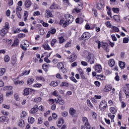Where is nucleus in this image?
Instances as JSON below:
<instances>
[{
  "label": "nucleus",
  "instance_id": "nucleus-1",
  "mask_svg": "<svg viewBox=\"0 0 129 129\" xmlns=\"http://www.w3.org/2000/svg\"><path fill=\"white\" fill-rule=\"evenodd\" d=\"M86 61L90 64L94 63V54L93 53H88V56L86 57Z\"/></svg>",
  "mask_w": 129,
  "mask_h": 129
},
{
  "label": "nucleus",
  "instance_id": "nucleus-2",
  "mask_svg": "<svg viewBox=\"0 0 129 129\" xmlns=\"http://www.w3.org/2000/svg\"><path fill=\"white\" fill-rule=\"evenodd\" d=\"M29 46H30V42L27 40H24L22 43L20 44V48L24 51H27V50H28L27 48H28Z\"/></svg>",
  "mask_w": 129,
  "mask_h": 129
},
{
  "label": "nucleus",
  "instance_id": "nucleus-3",
  "mask_svg": "<svg viewBox=\"0 0 129 129\" xmlns=\"http://www.w3.org/2000/svg\"><path fill=\"white\" fill-rule=\"evenodd\" d=\"M82 121L83 123H84L85 127L87 129H90L91 126H90V124L89 123V122L88 121V118L86 117H83L82 118Z\"/></svg>",
  "mask_w": 129,
  "mask_h": 129
},
{
  "label": "nucleus",
  "instance_id": "nucleus-4",
  "mask_svg": "<svg viewBox=\"0 0 129 129\" xmlns=\"http://www.w3.org/2000/svg\"><path fill=\"white\" fill-rule=\"evenodd\" d=\"M91 36L90 35V33L89 32H85L84 33L82 36L79 38V41H82V40H88V39H90Z\"/></svg>",
  "mask_w": 129,
  "mask_h": 129
},
{
  "label": "nucleus",
  "instance_id": "nucleus-5",
  "mask_svg": "<svg viewBox=\"0 0 129 129\" xmlns=\"http://www.w3.org/2000/svg\"><path fill=\"white\" fill-rule=\"evenodd\" d=\"M64 18L67 20V21L69 24L72 23L73 21H74V18L73 16L70 15V14H66L64 15Z\"/></svg>",
  "mask_w": 129,
  "mask_h": 129
},
{
  "label": "nucleus",
  "instance_id": "nucleus-6",
  "mask_svg": "<svg viewBox=\"0 0 129 129\" xmlns=\"http://www.w3.org/2000/svg\"><path fill=\"white\" fill-rule=\"evenodd\" d=\"M107 106V104L106 101H102L99 105V107L100 109L102 111L105 110L106 109V107Z\"/></svg>",
  "mask_w": 129,
  "mask_h": 129
},
{
  "label": "nucleus",
  "instance_id": "nucleus-7",
  "mask_svg": "<svg viewBox=\"0 0 129 129\" xmlns=\"http://www.w3.org/2000/svg\"><path fill=\"white\" fill-rule=\"evenodd\" d=\"M94 69L95 71H96V72H98V73H100L102 71V67H101V65L99 64H96L94 66Z\"/></svg>",
  "mask_w": 129,
  "mask_h": 129
},
{
  "label": "nucleus",
  "instance_id": "nucleus-8",
  "mask_svg": "<svg viewBox=\"0 0 129 129\" xmlns=\"http://www.w3.org/2000/svg\"><path fill=\"white\" fill-rule=\"evenodd\" d=\"M22 11V8L18 6L16 8V15L19 19H22V15H21V12Z\"/></svg>",
  "mask_w": 129,
  "mask_h": 129
},
{
  "label": "nucleus",
  "instance_id": "nucleus-9",
  "mask_svg": "<svg viewBox=\"0 0 129 129\" xmlns=\"http://www.w3.org/2000/svg\"><path fill=\"white\" fill-rule=\"evenodd\" d=\"M38 111V105H35L34 107L31 108L30 111V113L33 114L34 113H36Z\"/></svg>",
  "mask_w": 129,
  "mask_h": 129
},
{
  "label": "nucleus",
  "instance_id": "nucleus-10",
  "mask_svg": "<svg viewBox=\"0 0 129 129\" xmlns=\"http://www.w3.org/2000/svg\"><path fill=\"white\" fill-rule=\"evenodd\" d=\"M59 8V5L55 3H53L51 5L49 9L50 10H58Z\"/></svg>",
  "mask_w": 129,
  "mask_h": 129
},
{
  "label": "nucleus",
  "instance_id": "nucleus-11",
  "mask_svg": "<svg viewBox=\"0 0 129 129\" xmlns=\"http://www.w3.org/2000/svg\"><path fill=\"white\" fill-rule=\"evenodd\" d=\"M17 62H18V59L17 58V57L16 56H13L11 59V64L12 66H15V64L17 63Z\"/></svg>",
  "mask_w": 129,
  "mask_h": 129
},
{
  "label": "nucleus",
  "instance_id": "nucleus-12",
  "mask_svg": "<svg viewBox=\"0 0 129 129\" xmlns=\"http://www.w3.org/2000/svg\"><path fill=\"white\" fill-rule=\"evenodd\" d=\"M76 59H77V55L76 54H72L69 58L70 62L72 63V62H74Z\"/></svg>",
  "mask_w": 129,
  "mask_h": 129
},
{
  "label": "nucleus",
  "instance_id": "nucleus-13",
  "mask_svg": "<svg viewBox=\"0 0 129 129\" xmlns=\"http://www.w3.org/2000/svg\"><path fill=\"white\" fill-rule=\"evenodd\" d=\"M60 25H62L63 28H66L69 24L68 22L63 19H61L60 21Z\"/></svg>",
  "mask_w": 129,
  "mask_h": 129
},
{
  "label": "nucleus",
  "instance_id": "nucleus-14",
  "mask_svg": "<svg viewBox=\"0 0 129 129\" xmlns=\"http://www.w3.org/2000/svg\"><path fill=\"white\" fill-rule=\"evenodd\" d=\"M8 32L9 31L6 30V29H4V28H3L0 31L1 36H2V37H5V36H6V35L7 34V33H8Z\"/></svg>",
  "mask_w": 129,
  "mask_h": 129
},
{
  "label": "nucleus",
  "instance_id": "nucleus-15",
  "mask_svg": "<svg viewBox=\"0 0 129 129\" xmlns=\"http://www.w3.org/2000/svg\"><path fill=\"white\" fill-rule=\"evenodd\" d=\"M49 68H50V64H43L42 65V69L45 72H48V70H49Z\"/></svg>",
  "mask_w": 129,
  "mask_h": 129
},
{
  "label": "nucleus",
  "instance_id": "nucleus-16",
  "mask_svg": "<svg viewBox=\"0 0 129 129\" xmlns=\"http://www.w3.org/2000/svg\"><path fill=\"white\" fill-rule=\"evenodd\" d=\"M51 54H52V51L50 52L49 53V54L47 55L46 57H45L44 58V60L45 62H46V63H51V60H50V59H49V58H48L51 56Z\"/></svg>",
  "mask_w": 129,
  "mask_h": 129
},
{
  "label": "nucleus",
  "instance_id": "nucleus-17",
  "mask_svg": "<svg viewBox=\"0 0 129 129\" xmlns=\"http://www.w3.org/2000/svg\"><path fill=\"white\" fill-rule=\"evenodd\" d=\"M101 47L104 50H105V51H106V52H109V48H108V46L107 44H106V43H103L102 44Z\"/></svg>",
  "mask_w": 129,
  "mask_h": 129
},
{
  "label": "nucleus",
  "instance_id": "nucleus-18",
  "mask_svg": "<svg viewBox=\"0 0 129 129\" xmlns=\"http://www.w3.org/2000/svg\"><path fill=\"white\" fill-rule=\"evenodd\" d=\"M115 64V61H114V59H111L109 60L108 64L110 67H113Z\"/></svg>",
  "mask_w": 129,
  "mask_h": 129
},
{
  "label": "nucleus",
  "instance_id": "nucleus-19",
  "mask_svg": "<svg viewBox=\"0 0 129 129\" xmlns=\"http://www.w3.org/2000/svg\"><path fill=\"white\" fill-rule=\"evenodd\" d=\"M42 48H44V50H51V48L50 47V46L48 43H44L42 45Z\"/></svg>",
  "mask_w": 129,
  "mask_h": 129
},
{
  "label": "nucleus",
  "instance_id": "nucleus-20",
  "mask_svg": "<svg viewBox=\"0 0 129 129\" xmlns=\"http://www.w3.org/2000/svg\"><path fill=\"white\" fill-rule=\"evenodd\" d=\"M69 112L71 115H75L76 114V110L73 108H71L69 109Z\"/></svg>",
  "mask_w": 129,
  "mask_h": 129
},
{
  "label": "nucleus",
  "instance_id": "nucleus-21",
  "mask_svg": "<svg viewBox=\"0 0 129 129\" xmlns=\"http://www.w3.org/2000/svg\"><path fill=\"white\" fill-rule=\"evenodd\" d=\"M112 18L113 20L116 22H117V23H118V22H120V17L119 15H114Z\"/></svg>",
  "mask_w": 129,
  "mask_h": 129
},
{
  "label": "nucleus",
  "instance_id": "nucleus-22",
  "mask_svg": "<svg viewBox=\"0 0 129 129\" xmlns=\"http://www.w3.org/2000/svg\"><path fill=\"white\" fill-rule=\"evenodd\" d=\"M119 66L121 69H124V67H125V62L121 61H119Z\"/></svg>",
  "mask_w": 129,
  "mask_h": 129
},
{
  "label": "nucleus",
  "instance_id": "nucleus-23",
  "mask_svg": "<svg viewBox=\"0 0 129 129\" xmlns=\"http://www.w3.org/2000/svg\"><path fill=\"white\" fill-rule=\"evenodd\" d=\"M109 110L111 113H113V114H115V113H116L117 112V109L113 107H111L109 109Z\"/></svg>",
  "mask_w": 129,
  "mask_h": 129
},
{
  "label": "nucleus",
  "instance_id": "nucleus-24",
  "mask_svg": "<svg viewBox=\"0 0 129 129\" xmlns=\"http://www.w3.org/2000/svg\"><path fill=\"white\" fill-rule=\"evenodd\" d=\"M25 5L26 8H30L32 6V2L30 0H26Z\"/></svg>",
  "mask_w": 129,
  "mask_h": 129
},
{
  "label": "nucleus",
  "instance_id": "nucleus-25",
  "mask_svg": "<svg viewBox=\"0 0 129 129\" xmlns=\"http://www.w3.org/2000/svg\"><path fill=\"white\" fill-rule=\"evenodd\" d=\"M18 125L20 126V127H23L25 126V121L23 119H21L19 121Z\"/></svg>",
  "mask_w": 129,
  "mask_h": 129
},
{
  "label": "nucleus",
  "instance_id": "nucleus-26",
  "mask_svg": "<svg viewBox=\"0 0 129 129\" xmlns=\"http://www.w3.org/2000/svg\"><path fill=\"white\" fill-rule=\"evenodd\" d=\"M3 29H4V30H6L7 31H9L10 29V23L8 22H6L5 25L4 26Z\"/></svg>",
  "mask_w": 129,
  "mask_h": 129
},
{
  "label": "nucleus",
  "instance_id": "nucleus-27",
  "mask_svg": "<svg viewBox=\"0 0 129 129\" xmlns=\"http://www.w3.org/2000/svg\"><path fill=\"white\" fill-rule=\"evenodd\" d=\"M29 16V12L28 11H25L24 13V19L25 22L28 20V17Z\"/></svg>",
  "mask_w": 129,
  "mask_h": 129
},
{
  "label": "nucleus",
  "instance_id": "nucleus-28",
  "mask_svg": "<svg viewBox=\"0 0 129 129\" xmlns=\"http://www.w3.org/2000/svg\"><path fill=\"white\" fill-rule=\"evenodd\" d=\"M111 90V87L110 86H105L104 89V91L105 92H108Z\"/></svg>",
  "mask_w": 129,
  "mask_h": 129
},
{
  "label": "nucleus",
  "instance_id": "nucleus-29",
  "mask_svg": "<svg viewBox=\"0 0 129 129\" xmlns=\"http://www.w3.org/2000/svg\"><path fill=\"white\" fill-rule=\"evenodd\" d=\"M28 122L30 124H33L35 122V119L33 117H29L28 118Z\"/></svg>",
  "mask_w": 129,
  "mask_h": 129
},
{
  "label": "nucleus",
  "instance_id": "nucleus-30",
  "mask_svg": "<svg viewBox=\"0 0 129 129\" xmlns=\"http://www.w3.org/2000/svg\"><path fill=\"white\" fill-rule=\"evenodd\" d=\"M6 73V69L2 68H0V76H3Z\"/></svg>",
  "mask_w": 129,
  "mask_h": 129
},
{
  "label": "nucleus",
  "instance_id": "nucleus-31",
  "mask_svg": "<svg viewBox=\"0 0 129 129\" xmlns=\"http://www.w3.org/2000/svg\"><path fill=\"white\" fill-rule=\"evenodd\" d=\"M30 72H31V70L28 71H25V72H23L22 73V74L20 75V76H24V75H29L30 74Z\"/></svg>",
  "mask_w": 129,
  "mask_h": 129
},
{
  "label": "nucleus",
  "instance_id": "nucleus-32",
  "mask_svg": "<svg viewBox=\"0 0 129 129\" xmlns=\"http://www.w3.org/2000/svg\"><path fill=\"white\" fill-rule=\"evenodd\" d=\"M34 81L35 80L33 78L29 79L27 81L28 85H31V84H33V82H34Z\"/></svg>",
  "mask_w": 129,
  "mask_h": 129
},
{
  "label": "nucleus",
  "instance_id": "nucleus-33",
  "mask_svg": "<svg viewBox=\"0 0 129 129\" xmlns=\"http://www.w3.org/2000/svg\"><path fill=\"white\" fill-rule=\"evenodd\" d=\"M103 7V4L97 3L96 5V8L98 10H101V9H102Z\"/></svg>",
  "mask_w": 129,
  "mask_h": 129
},
{
  "label": "nucleus",
  "instance_id": "nucleus-34",
  "mask_svg": "<svg viewBox=\"0 0 129 129\" xmlns=\"http://www.w3.org/2000/svg\"><path fill=\"white\" fill-rule=\"evenodd\" d=\"M14 84L17 85V84H19V85H23L24 84V81H14Z\"/></svg>",
  "mask_w": 129,
  "mask_h": 129
},
{
  "label": "nucleus",
  "instance_id": "nucleus-35",
  "mask_svg": "<svg viewBox=\"0 0 129 129\" xmlns=\"http://www.w3.org/2000/svg\"><path fill=\"white\" fill-rule=\"evenodd\" d=\"M10 59H11V58L10 57V56L8 55H6L4 57V61H5V62H10Z\"/></svg>",
  "mask_w": 129,
  "mask_h": 129
},
{
  "label": "nucleus",
  "instance_id": "nucleus-36",
  "mask_svg": "<svg viewBox=\"0 0 129 129\" xmlns=\"http://www.w3.org/2000/svg\"><path fill=\"white\" fill-rule=\"evenodd\" d=\"M57 67L58 68H59L61 70H62V69H63V68L64 67V64L62 63V62H60L57 63Z\"/></svg>",
  "mask_w": 129,
  "mask_h": 129
},
{
  "label": "nucleus",
  "instance_id": "nucleus-37",
  "mask_svg": "<svg viewBox=\"0 0 129 129\" xmlns=\"http://www.w3.org/2000/svg\"><path fill=\"white\" fill-rule=\"evenodd\" d=\"M112 11L114 13H115L116 14H118V13L119 12V8H113L112 9Z\"/></svg>",
  "mask_w": 129,
  "mask_h": 129
},
{
  "label": "nucleus",
  "instance_id": "nucleus-38",
  "mask_svg": "<svg viewBox=\"0 0 129 129\" xmlns=\"http://www.w3.org/2000/svg\"><path fill=\"white\" fill-rule=\"evenodd\" d=\"M59 44H63L64 42H65V39H64V37L61 36L58 38Z\"/></svg>",
  "mask_w": 129,
  "mask_h": 129
},
{
  "label": "nucleus",
  "instance_id": "nucleus-39",
  "mask_svg": "<svg viewBox=\"0 0 129 129\" xmlns=\"http://www.w3.org/2000/svg\"><path fill=\"white\" fill-rule=\"evenodd\" d=\"M60 86L61 87H63L64 86H66V87H68V86H69V84H68L67 82H62L60 84Z\"/></svg>",
  "mask_w": 129,
  "mask_h": 129
},
{
  "label": "nucleus",
  "instance_id": "nucleus-40",
  "mask_svg": "<svg viewBox=\"0 0 129 129\" xmlns=\"http://www.w3.org/2000/svg\"><path fill=\"white\" fill-rule=\"evenodd\" d=\"M123 90H124V92L126 95V97H129V89H128V88H127L126 89H124Z\"/></svg>",
  "mask_w": 129,
  "mask_h": 129
},
{
  "label": "nucleus",
  "instance_id": "nucleus-41",
  "mask_svg": "<svg viewBox=\"0 0 129 129\" xmlns=\"http://www.w3.org/2000/svg\"><path fill=\"white\" fill-rule=\"evenodd\" d=\"M29 93H30V91L29 90V89H25L24 90V95L27 96L29 95Z\"/></svg>",
  "mask_w": 129,
  "mask_h": 129
},
{
  "label": "nucleus",
  "instance_id": "nucleus-42",
  "mask_svg": "<svg viewBox=\"0 0 129 129\" xmlns=\"http://www.w3.org/2000/svg\"><path fill=\"white\" fill-rule=\"evenodd\" d=\"M36 80H37V81L40 80L41 81H43V82H45V79L43 77H37Z\"/></svg>",
  "mask_w": 129,
  "mask_h": 129
},
{
  "label": "nucleus",
  "instance_id": "nucleus-43",
  "mask_svg": "<svg viewBox=\"0 0 129 129\" xmlns=\"http://www.w3.org/2000/svg\"><path fill=\"white\" fill-rule=\"evenodd\" d=\"M18 45H19V40L16 39L14 41V43L11 46L12 47H16V46H18Z\"/></svg>",
  "mask_w": 129,
  "mask_h": 129
},
{
  "label": "nucleus",
  "instance_id": "nucleus-44",
  "mask_svg": "<svg viewBox=\"0 0 129 129\" xmlns=\"http://www.w3.org/2000/svg\"><path fill=\"white\" fill-rule=\"evenodd\" d=\"M111 29H112V30H113V31H114V32H116L117 33L118 32H119V29H118V28H117L115 26H112Z\"/></svg>",
  "mask_w": 129,
  "mask_h": 129
},
{
  "label": "nucleus",
  "instance_id": "nucleus-45",
  "mask_svg": "<svg viewBox=\"0 0 129 129\" xmlns=\"http://www.w3.org/2000/svg\"><path fill=\"white\" fill-rule=\"evenodd\" d=\"M27 116V112L23 111L21 113V117L25 118Z\"/></svg>",
  "mask_w": 129,
  "mask_h": 129
},
{
  "label": "nucleus",
  "instance_id": "nucleus-46",
  "mask_svg": "<svg viewBox=\"0 0 129 129\" xmlns=\"http://www.w3.org/2000/svg\"><path fill=\"white\" fill-rule=\"evenodd\" d=\"M4 90H12L13 89L12 86H6L3 88Z\"/></svg>",
  "mask_w": 129,
  "mask_h": 129
},
{
  "label": "nucleus",
  "instance_id": "nucleus-47",
  "mask_svg": "<svg viewBox=\"0 0 129 129\" xmlns=\"http://www.w3.org/2000/svg\"><path fill=\"white\" fill-rule=\"evenodd\" d=\"M33 17H36V16H41V13L40 11H35L33 13Z\"/></svg>",
  "mask_w": 129,
  "mask_h": 129
},
{
  "label": "nucleus",
  "instance_id": "nucleus-48",
  "mask_svg": "<svg viewBox=\"0 0 129 129\" xmlns=\"http://www.w3.org/2000/svg\"><path fill=\"white\" fill-rule=\"evenodd\" d=\"M6 116H2L0 117V122H5L6 121Z\"/></svg>",
  "mask_w": 129,
  "mask_h": 129
},
{
  "label": "nucleus",
  "instance_id": "nucleus-49",
  "mask_svg": "<svg viewBox=\"0 0 129 129\" xmlns=\"http://www.w3.org/2000/svg\"><path fill=\"white\" fill-rule=\"evenodd\" d=\"M50 85L51 86H53V87H55L56 86H58V83H57L55 81H52L51 82Z\"/></svg>",
  "mask_w": 129,
  "mask_h": 129
},
{
  "label": "nucleus",
  "instance_id": "nucleus-50",
  "mask_svg": "<svg viewBox=\"0 0 129 129\" xmlns=\"http://www.w3.org/2000/svg\"><path fill=\"white\" fill-rule=\"evenodd\" d=\"M46 13L48 17H52V13H51V11L50 10H46Z\"/></svg>",
  "mask_w": 129,
  "mask_h": 129
},
{
  "label": "nucleus",
  "instance_id": "nucleus-51",
  "mask_svg": "<svg viewBox=\"0 0 129 129\" xmlns=\"http://www.w3.org/2000/svg\"><path fill=\"white\" fill-rule=\"evenodd\" d=\"M39 110L40 111H45V108L42 105H41L38 108V110Z\"/></svg>",
  "mask_w": 129,
  "mask_h": 129
},
{
  "label": "nucleus",
  "instance_id": "nucleus-52",
  "mask_svg": "<svg viewBox=\"0 0 129 129\" xmlns=\"http://www.w3.org/2000/svg\"><path fill=\"white\" fill-rule=\"evenodd\" d=\"M81 12V10L80 9L78 8H75L73 10V13H80Z\"/></svg>",
  "mask_w": 129,
  "mask_h": 129
},
{
  "label": "nucleus",
  "instance_id": "nucleus-53",
  "mask_svg": "<svg viewBox=\"0 0 129 129\" xmlns=\"http://www.w3.org/2000/svg\"><path fill=\"white\" fill-rule=\"evenodd\" d=\"M80 77L83 79V80H87V77L85 76L84 74H82V75H80Z\"/></svg>",
  "mask_w": 129,
  "mask_h": 129
},
{
  "label": "nucleus",
  "instance_id": "nucleus-54",
  "mask_svg": "<svg viewBox=\"0 0 129 129\" xmlns=\"http://www.w3.org/2000/svg\"><path fill=\"white\" fill-rule=\"evenodd\" d=\"M62 116L66 117L68 116V112L64 111L61 113Z\"/></svg>",
  "mask_w": 129,
  "mask_h": 129
},
{
  "label": "nucleus",
  "instance_id": "nucleus-55",
  "mask_svg": "<svg viewBox=\"0 0 129 129\" xmlns=\"http://www.w3.org/2000/svg\"><path fill=\"white\" fill-rule=\"evenodd\" d=\"M108 117H110L111 119H113L115 116L114 115H112L111 113H108Z\"/></svg>",
  "mask_w": 129,
  "mask_h": 129
},
{
  "label": "nucleus",
  "instance_id": "nucleus-56",
  "mask_svg": "<svg viewBox=\"0 0 129 129\" xmlns=\"http://www.w3.org/2000/svg\"><path fill=\"white\" fill-rule=\"evenodd\" d=\"M106 26L108 27V28H111V24H110V21H107V22H106Z\"/></svg>",
  "mask_w": 129,
  "mask_h": 129
},
{
  "label": "nucleus",
  "instance_id": "nucleus-57",
  "mask_svg": "<svg viewBox=\"0 0 129 129\" xmlns=\"http://www.w3.org/2000/svg\"><path fill=\"white\" fill-rule=\"evenodd\" d=\"M25 35L24 33H20L18 34V38H25Z\"/></svg>",
  "mask_w": 129,
  "mask_h": 129
},
{
  "label": "nucleus",
  "instance_id": "nucleus-58",
  "mask_svg": "<svg viewBox=\"0 0 129 129\" xmlns=\"http://www.w3.org/2000/svg\"><path fill=\"white\" fill-rule=\"evenodd\" d=\"M94 84L95 85H96V86H97V87H99V86H100V82H99V81H95Z\"/></svg>",
  "mask_w": 129,
  "mask_h": 129
},
{
  "label": "nucleus",
  "instance_id": "nucleus-59",
  "mask_svg": "<svg viewBox=\"0 0 129 129\" xmlns=\"http://www.w3.org/2000/svg\"><path fill=\"white\" fill-rule=\"evenodd\" d=\"M97 78H98V79H100L101 80H103V75H97Z\"/></svg>",
  "mask_w": 129,
  "mask_h": 129
},
{
  "label": "nucleus",
  "instance_id": "nucleus-60",
  "mask_svg": "<svg viewBox=\"0 0 129 129\" xmlns=\"http://www.w3.org/2000/svg\"><path fill=\"white\" fill-rule=\"evenodd\" d=\"M70 79H71V80L72 81H73V82H75V83H77V82H78L76 80V79H75V78H74V77H70Z\"/></svg>",
  "mask_w": 129,
  "mask_h": 129
},
{
  "label": "nucleus",
  "instance_id": "nucleus-61",
  "mask_svg": "<svg viewBox=\"0 0 129 129\" xmlns=\"http://www.w3.org/2000/svg\"><path fill=\"white\" fill-rule=\"evenodd\" d=\"M123 43H124V44L126 43H128V38H127V37L124 38L123 39Z\"/></svg>",
  "mask_w": 129,
  "mask_h": 129
},
{
  "label": "nucleus",
  "instance_id": "nucleus-62",
  "mask_svg": "<svg viewBox=\"0 0 129 129\" xmlns=\"http://www.w3.org/2000/svg\"><path fill=\"white\" fill-rule=\"evenodd\" d=\"M115 80H116V81H119V76H118V74L117 73H116V76L115 77Z\"/></svg>",
  "mask_w": 129,
  "mask_h": 129
},
{
  "label": "nucleus",
  "instance_id": "nucleus-63",
  "mask_svg": "<svg viewBox=\"0 0 129 129\" xmlns=\"http://www.w3.org/2000/svg\"><path fill=\"white\" fill-rule=\"evenodd\" d=\"M2 113L4 115H9V112L7 111H4L3 110L2 111Z\"/></svg>",
  "mask_w": 129,
  "mask_h": 129
},
{
  "label": "nucleus",
  "instance_id": "nucleus-64",
  "mask_svg": "<svg viewBox=\"0 0 129 129\" xmlns=\"http://www.w3.org/2000/svg\"><path fill=\"white\" fill-rule=\"evenodd\" d=\"M34 87H37V88H40L42 87V84H35L34 85Z\"/></svg>",
  "mask_w": 129,
  "mask_h": 129
}]
</instances>
